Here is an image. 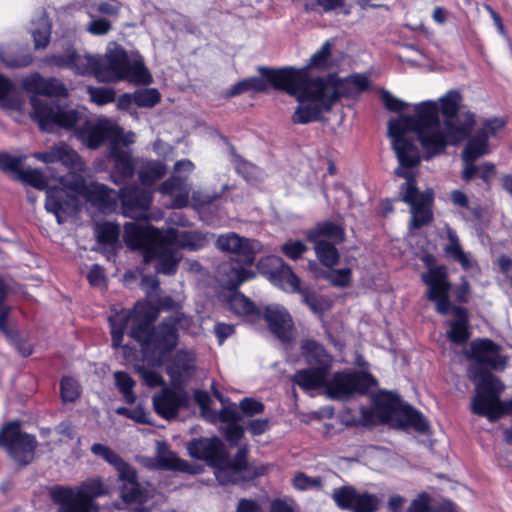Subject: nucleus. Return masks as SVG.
<instances>
[{
    "label": "nucleus",
    "instance_id": "obj_1",
    "mask_svg": "<svg viewBox=\"0 0 512 512\" xmlns=\"http://www.w3.org/2000/svg\"><path fill=\"white\" fill-rule=\"evenodd\" d=\"M461 102V93L450 90L436 101L426 100L414 104L413 116H400L389 121L388 135L398 160L395 173L406 180L402 200L410 206L412 229L431 220L432 194L420 193L415 186L421 157L417 146L406 137L410 132L416 134L426 159L443 154L448 146L461 144L476 123L471 111L458 113Z\"/></svg>",
    "mask_w": 512,
    "mask_h": 512
},
{
    "label": "nucleus",
    "instance_id": "obj_2",
    "mask_svg": "<svg viewBox=\"0 0 512 512\" xmlns=\"http://www.w3.org/2000/svg\"><path fill=\"white\" fill-rule=\"evenodd\" d=\"M22 88L32 93L30 103L31 118L38 123L43 131H51L55 127L63 129H76L85 125L78 133L79 139L91 149L98 148L105 139L110 141L109 156L115 162L113 181L120 184L122 179L133 175L134 164L130 153L120 146H128L135 142V134L124 132L114 121L100 118L95 123L86 121L84 110L60 107L46 96H65L66 88L57 79H43L34 73L22 79Z\"/></svg>",
    "mask_w": 512,
    "mask_h": 512
},
{
    "label": "nucleus",
    "instance_id": "obj_3",
    "mask_svg": "<svg viewBox=\"0 0 512 512\" xmlns=\"http://www.w3.org/2000/svg\"><path fill=\"white\" fill-rule=\"evenodd\" d=\"M331 64V44L325 42L303 68L288 67L263 71L264 78L275 89L283 90L298 100L299 106L292 116L294 123L306 124L317 121L323 113L331 110L340 97H353L368 88L369 78L363 74H354L345 79L336 75L309 78V69H324Z\"/></svg>",
    "mask_w": 512,
    "mask_h": 512
},
{
    "label": "nucleus",
    "instance_id": "obj_4",
    "mask_svg": "<svg viewBox=\"0 0 512 512\" xmlns=\"http://www.w3.org/2000/svg\"><path fill=\"white\" fill-rule=\"evenodd\" d=\"M33 156L46 164L61 162L69 170L68 175L60 179V186L51 185L43 173L36 169L23 170L20 174L21 179L31 186L47 188L45 208L56 216L58 224L63 222L61 213L74 212L80 199L96 204L103 211L111 210L116 205V192L103 184H84L80 174L85 171V164L66 143H57L48 151L37 152Z\"/></svg>",
    "mask_w": 512,
    "mask_h": 512
},
{
    "label": "nucleus",
    "instance_id": "obj_5",
    "mask_svg": "<svg viewBox=\"0 0 512 512\" xmlns=\"http://www.w3.org/2000/svg\"><path fill=\"white\" fill-rule=\"evenodd\" d=\"M157 316L158 309L150 302L136 303L133 311H116L109 317L113 345L120 346L124 331L128 329L129 335L139 341L146 351L151 350L157 357V363L162 364L164 356L178 344V330H188L191 320L176 312L150 330Z\"/></svg>",
    "mask_w": 512,
    "mask_h": 512
},
{
    "label": "nucleus",
    "instance_id": "obj_6",
    "mask_svg": "<svg viewBox=\"0 0 512 512\" xmlns=\"http://www.w3.org/2000/svg\"><path fill=\"white\" fill-rule=\"evenodd\" d=\"M301 349L309 367L296 372L293 381L304 390L325 386L329 397L345 399L364 393L373 384V378L365 373H336L328 380L333 358L323 346L314 340H304Z\"/></svg>",
    "mask_w": 512,
    "mask_h": 512
},
{
    "label": "nucleus",
    "instance_id": "obj_7",
    "mask_svg": "<svg viewBox=\"0 0 512 512\" xmlns=\"http://www.w3.org/2000/svg\"><path fill=\"white\" fill-rule=\"evenodd\" d=\"M196 234L177 229L163 232L151 226L127 223L124 226V240L132 249L143 250L144 261H156V271L174 274L181 260L180 248L197 249L201 244L195 241Z\"/></svg>",
    "mask_w": 512,
    "mask_h": 512
},
{
    "label": "nucleus",
    "instance_id": "obj_8",
    "mask_svg": "<svg viewBox=\"0 0 512 512\" xmlns=\"http://www.w3.org/2000/svg\"><path fill=\"white\" fill-rule=\"evenodd\" d=\"M217 247L232 255L230 261L222 263L218 268V280L224 287L236 289L256 277L252 265L256 254L263 250L261 242L230 232L218 237Z\"/></svg>",
    "mask_w": 512,
    "mask_h": 512
},
{
    "label": "nucleus",
    "instance_id": "obj_9",
    "mask_svg": "<svg viewBox=\"0 0 512 512\" xmlns=\"http://www.w3.org/2000/svg\"><path fill=\"white\" fill-rule=\"evenodd\" d=\"M424 262L429 266L428 271L422 274V280L427 285V297L433 301L440 314L452 313L455 320L449 322L447 331L449 340L455 344H462L469 338L467 328V314L464 308L451 306L449 301L450 283L444 266H431V257L425 256Z\"/></svg>",
    "mask_w": 512,
    "mask_h": 512
},
{
    "label": "nucleus",
    "instance_id": "obj_10",
    "mask_svg": "<svg viewBox=\"0 0 512 512\" xmlns=\"http://www.w3.org/2000/svg\"><path fill=\"white\" fill-rule=\"evenodd\" d=\"M96 78L101 82L127 80L142 85L152 82V76L145 67L143 59L137 57L130 61L124 49L116 43H110L105 55L98 57Z\"/></svg>",
    "mask_w": 512,
    "mask_h": 512
},
{
    "label": "nucleus",
    "instance_id": "obj_11",
    "mask_svg": "<svg viewBox=\"0 0 512 512\" xmlns=\"http://www.w3.org/2000/svg\"><path fill=\"white\" fill-rule=\"evenodd\" d=\"M91 451L116 469L118 478L122 482L120 497L130 507V510L132 512H149L144 505L152 497V489L142 487L137 482L134 468L105 445L94 444Z\"/></svg>",
    "mask_w": 512,
    "mask_h": 512
},
{
    "label": "nucleus",
    "instance_id": "obj_12",
    "mask_svg": "<svg viewBox=\"0 0 512 512\" xmlns=\"http://www.w3.org/2000/svg\"><path fill=\"white\" fill-rule=\"evenodd\" d=\"M108 493L107 486L99 478L84 481L76 489L55 487L51 489V497L58 504L59 512H91L93 498Z\"/></svg>",
    "mask_w": 512,
    "mask_h": 512
},
{
    "label": "nucleus",
    "instance_id": "obj_13",
    "mask_svg": "<svg viewBox=\"0 0 512 512\" xmlns=\"http://www.w3.org/2000/svg\"><path fill=\"white\" fill-rule=\"evenodd\" d=\"M360 422L362 425H374L377 422L389 424L392 427L407 429L410 426V417L413 408L404 404L400 399L391 394L379 395L373 410H362Z\"/></svg>",
    "mask_w": 512,
    "mask_h": 512
},
{
    "label": "nucleus",
    "instance_id": "obj_14",
    "mask_svg": "<svg viewBox=\"0 0 512 512\" xmlns=\"http://www.w3.org/2000/svg\"><path fill=\"white\" fill-rule=\"evenodd\" d=\"M37 444L35 436L20 431L18 422L7 424L0 432V446L20 465L33 460Z\"/></svg>",
    "mask_w": 512,
    "mask_h": 512
},
{
    "label": "nucleus",
    "instance_id": "obj_15",
    "mask_svg": "<svg viewBox=\"0 0 512 512\" xmlns=\"http://www.w3.org/2000/svg\"><path fill=\"white\" fill-rule=\"evenodd\" d=\"M344 230L335 224L325 223L309 232L308 239L314 243L320 262L328 267L338 262L339 255L335 244L343 240Z\"/></svg>",
    "mask_w": 512,
    "mask_h": 512
},
{
    "label": "nucleus",
    "instance_id": "obj_16",
    "mask_svg": "<svg viewBox=\"0 0 512 512\" xmlns=\"http://www.w3.org/2000/svg\"><path fill=\"white\" fill-rule=\"evenodd\" d=\"M193 169L194 164L190 160H180L175 163L172 176L159 186L160 193L173 197V207L181 208L188 204L190 187L186 180Z\"/></svg>",
    "mask_w": 512,
    "mask_h": 512
},
{
    "label": "nucleus",
    "instance_id": "obj_17",
    "mask_svg": "<svg viewBox=\"0 0 512 512\" xmlns=\"http://www.w3.org/2000/svg\"><path fill=\"white\" fill-rule=\"evenodd\" d=\"M258 269L268 276L269 280L283 291L300 292V279L280 257L267 256L259 260Z\"/></svg>",
    "mask_w": 512,
    "mask_h": 512
},
{
    "label": "nucleus",
    "instance_id": "obj_18",
    "mask_svg": "<svg viewBox=\"0 0 512 512\" xmlns=\"http://www.w3.org/2000/svg\"><path fill=\"white\" fill-rule=\"evenodd\" d=\"M505 121L501 118H490L482 123V126L472 134L463 151V161H475L490 152L488 139L496 135L503 128Z\"/></svg>",
    "mask_w": 512,
    "mask_h": 512
},
{
    "label": "nucleus",
    "instance_id": "obj_19",
    "mask_svg": "<svg viewBox=\"0 0 512 512\" xmlns=\"http://www.w3.org/2000/svg\"><path fill=\"white\" fill-rule=\"evenodd\" d=\"M333 499L341 508L352 512H376L381 505V498L367 492L359 493L353 488H342L334 491Z\"/></svg>",
    "mask_w": 512,
    "mask_h": 512
},
{
    "label": "nucleus",
    "instance_id": "obj_20",
    "mask_svg": "<svg viewBox=\"0 0 512 512\" xmlns=\"http://www.w3.org/2000/svg\"><path fill=\"white\" fill-rule=\"evenodd\" d=\"M152 402L158 415L165 419H172L181 409L188 406L189 395L181 387H164L160 393L153 396Z\"/></svg>",
    "mask_w": 512,
    "mask_h": 512
},
{
    "label": "nucleus",
    "instance_id": "obj_21",
    "mask_svg": "<svg viewBox=\"0 0 512 512\" xmlns=\"http://www.w3.org/2000/svg\"><path fill=\"white\" fill-rule=\"evenodd\" d=\"M195 354L188 350H179L166 365V373L171 386L180 388L185 385L195 372Z\"/></svg>",
    "mask_w": 512,
    "mask_h": 512
},
{
    "label": "nucleus",
    "instance_id": "obj_22",
    "mask_svg": "<svg viewBox=\"0 0 512 512\" xmlns=\"http://www.w3.org/2000/svg\"><path fill=\"white\" fill-rule=\"evenodd\" d=\"M468 359L492 369H503L505 357L501 355L499 346L487 339L475 340L470 349L465 351Z\"/></svg>",
    "mask_w": 512,
    "mask_h": 512
},
{
    "label": "nucleus",
    "instance_id": "obj_23",
    "mask_svg": "<svg viewBox=\"0 0 512 512\" xmlns=\"http://www.w3.org/2000/svg\"><path fill=\"white\" fill-rule=\"evenodd\" d=\"M264 318L270 330L282 341L294 337V324L287 309L279 304H271L265 308Z\"/></svg>",
    "mask_w": 512,
    "mask_h": 512
},
{
    "label": "nucleus",
    "instance_id": "obj_24",
    "mask_svg": "<svg viewBox=\"0 0 512 512\" xmlns=\"http://www.w3.org/2000/svg\"><path fill=\"white\" fill-rule=\"evenodd\" d=\"M123 213L131 218L141 219L147 217V211L151 204V192L134 188L121 189Z\"/></svg>",
    "mask_w": 512,
    "mask_h": 512
},
{
    "label": "nucleus",
    "instance_id": "obj_25",
    "mask_svg": "<svg viewBox=\"0 0 512 512\" xmlns=\"http://www.w3.org/2000/svg\"><path fill=\"white\" fill-rule=\"evenodd\" d=\"M187 449L192 457L206 460L211 465L226 458L224 444L216 437L193 440L188 444Z\"/></svg>",
    "mask_w": 512,
    "mask_h": 512
},
{
    "label": "nucleus",
    "instance_id": "obj_26",
    "mask_svg": "<svg viewBox=\"0 0 512 512\" xmlns=\"http://www.w3.org/2000/svg\"><path fill=\"white\" fill-rule=\"evenodd\" d=\"M53 62L60 67H69L78 74L85 75L92 73L96 76L98 57L70 52L66 57H54Z\"/></svg>",
    "mask_w": 512,
    "mask_h": 512
},
{
    "label": "nucleus",
    "instance_id": "obj_27",
    "mask_svg": "<svg viewBox=\"0 0 512 512\" xmlns=\"http://www.w3.org/2000/svg\"><path fill=\"white\" fill-rule=\"evenodd\" d=\"M245 451H239L234 463L228 461V453L226 452L225 460L213 464L215 467V476L222 485L234 483L238 481L239 474L244 468Z\"/></svg>",
    "mask_w": 512,
    "mask_h": 512
},
{
    "label": "nucleus",
    "instance_id": "obj_28",
    "mask_svg": "<svg viewBox=\"0 0 512 512\" xmlns=\"http://www.w3.org/2000/svg\"><path fill=\"white\" fill-rule=\"evenodd\" d=\"M230 310L237 316L253 322L260 318V311L256 308L254 303L247 298L244 294L234 291L228 301Z\"/></svg>",
    "mask_w": 512,
    "mask_h": 512
},
{
    "label": "nucleus",
    "instance_id": "obj_29",
    "mask_svg": "<svg viewBox=\"0 0 512 512\" xmlns=\"http://www.w3.org/2000/svg\"><path fill=\"white\" fill-rule=\"evenodd\" d=\"M448 243L444 247L447 257L459 262L464 270H470L475 266L473 259L463 251L456 233L447 228Z\"/></svg>",
    "mask_w": 512,
    "mask_h": 512
},
{
    "label": "nucleus",
    "instance_id": "obj_30",
    "mask_svg": "<svg viewBox=\"0 0 512 512\" xmlns=\"http://www.w3.org/2000/svg\"><path fill=\"white\" fill-rule=\"evenodd\" d=\"M0 105L8 110L23 112L25 102L13 92L12 83L0 75Z\"/></svg>",
    "mask_w": 512,
    "mask_h": 512
},
{
    "label": "nucleus",
    "instance_id": "obj_31",
    "mask_svg": "<svg viewBox=\"0 0 512 512\" xmlns=\"http://www.w3.org/2000/svg\"><path fill=\"white\" fill-rule=\"evenodd\" d=\"M156 461L160 468L180 471L187 470V465L168 449L165 442H157Z\"/></svg>",
    "mask_w": 512,
    "mask_h": 512
},
{
    "label": "nucleus",
    "instance_id": "obj_32",
    "mask_svg": "<svg viewBox=\"0 0 512 512\" xmlns=\"http://www.w3.org/2000/svg\"><path fill=\"white\" fill-rule=\"evenodd\" d=\"M31 33L35 48H45L50 40L51 24L44 12H41L37 20H32Z\"/></svg>",
    "mask_w": 512,
    "mask_h": 512
},
{
    "label": "nucleus",
    "instance_id": "obj_33",
    "mask_svg": "<svg viewBox=\"0 0 512 512\" xmlns=\"http://www.w3.org/2000/svg\"><path fill=\"white\" fill-rule=\"evenodd\" d=\"M166 173L165 165L160 161H149L139 171V178L143 185L151 186Z\"/></svg>",
    "mask_w": 512,
    "mask_h": 512
},
{
    "label": "nucleus",
    "instance_id": "obj_34",
    "mask_svg": "<svg viewBox=\"0 0 512 512\" xmlns=\"http://www.w3.org/2000/svg\"><path fill=\"white\" fill-rule=\"evenodd\" d=\"M87 94L91 102L102 106L111 103L115 100V90L108 87H87Z\"/></svg>",
    "mask_w": 512,
    "mask_h": 512
},
{
    "label": "nucleus",
    "instance_id": "obj_35",
    "mask_svg": "<svg viewBox=\"0 0 512 512\" xmlns=\"http://www.w3.org/2000/svg\"><path fill=\"white\" fill-rule=\"evenodd\" d=\"M116 386L123 394L128 403H133L136 399L133 388L135 386L134 380L125 372L118 371L114 374Z\"/></svg>",
    "mask_w": 512,
    "mask_h": 512
},
{
    "label": "nucleus",
    "instance_id": "obj_36",
    "mask_svg": "<svg viewBox=\"0 0 512 512\" xmlns=\"http://www.w3.org/2000/svg\"><path fill=\"white\" fill-rule=\"evenodd\" d=\"M252 90L257 92H263L266 90V83L264 82L263 79L257 77L245 79L233 85L229 94L238 95L240 93Z\"/></svg>",
    "mask_w": 512,
    "mask_h": 512
},
{
    "label": "nucleus",
    "instance_id": "obj_37",
    "mask_svg": "<svg viewBox=\"0 0 512 512\" xmlns=\"http://www.w3.org/2000/svg\"><path fill=\"white\" fill-rule=\"evenodd\" d=\"M430 502V496L422 493L411 502L406 512H445L449 506V503H445L441 507L432 510Z\"/></svg>",
    "mask_w": 512,
    "mask_h": 512
},
{
    "label": "nucleus",
    "instance_id": "obj_38",
    "mask_svg": "<svg viewBox=\"0 0 512 512\" xmlns=\"http://www.w3.org/2000/svg\"><path fill=\"white\" fill-rule=\"evenodd\" d=\"M119 232V227L110 222L98 224L96 227L98 241L105 244L112 245L116 242Z\"/></svg>",
    "mask_w": 512,
    "mask_h": 512
},
{
    "label": "nucleus",
    "instance_id": "obj_39",
    "mask_svg": "<svg viewBox=\"0 0 512 512\" xmlns=\"http://www.w3.org/2000/svg\"><path fill=\"white\" fill-rule=\"evenodd\" d=\"M81 394V387L71 377H64L61 380V397L65 402L75 401Z\"/></svg>",
    "mask_w": 512,
    "mask_h": 512
},
{
    "label": "nucleus",
    "instance_id": "obj_40",
    "mask_svg": "<svg viewBox=\"0 0 512 512\" xmlns=\"http://www.w3.org/2000/svg\"><path fill=\"white\" fill-rule=\"evenodd\" d=\"M160 101V94L156 89H144L134 94V102L140 107H153Z\"/></svg>",
    "mask_w": 512,
    "mask_h": 512
},
{
    "label": "nucleus",
    "instance_id": "obj_41",
    "mask_svg": "<svg viewBox=\"0 0 512 512\" xmlns=\"http://www.w3.org/2000/svg\"><path fill=\"white\" fill-rule=\"evenodd\" d=\"M303 299L316 314H322L331 307V301L324 296L305 293Z\"/></svg>",
    "mask_w": 512,
    "mask_h": 512
},
{
    "label": "nucleus",
    "instance_id": "obj_42",
    "mask_svg": "<svg viewBox=\"0 0 512 512\" xmlns=\"http://www.w3.org/2000/svg\"><path fill=\"white\" fill-rule=\"evenodd\" d=\"M196 403L201 408V415L210 422L217 420V415L210 409L211 398L205 391H196L194 394Z\"/></svg>",
    "mask_w": 512,
    "mask_h": 512
},
{
    "label": "nucleus",
    "instance_id": "obj_43",
    "mask_svg": "<svg viewBox=\"0 0 512 512\" xmlns=\"http://www.w3.org/2000/svg\"><path fill=\"white\" fill-rule=\"evenodd\" d=\"M112 28L111 22L105 18L95 17L90 15V21L86 26L88 33L101 36L106 35Z\"/></svg>",
    "mask_w": 512,
    "mask_h": 512
},
{
    "label": "nucleus",
    "instance_id": "obj_44",
    "mask_svg": "<svg viewBox=\"0 0 512 512\" xmlns=\"http://www.w3.org/2000/svg\"><path fill=\"white\" fill-rule=\"evenodd\" d=\"M327 279L333 286L347 287L351 282V270L348 268L334 269L329 272Z\"/></svg>",
    "mask_w": 512,
    "mask_h": 512
},
{
    "label": "nucleus",
    "instance_id": "obj_45",
    "mask_svg": "<svg viewBox=\"0 0 512 512\" xmlns=\"http://www.w3.org/2000/svg\"><path fill=\"white\" fill-rule=\"evenodd\" d=\"M293 486L300 491L320 487V480L318 478L308 477L304 473H297L293 478Z\"/></svg>",
    "mask_w": 512,
    "mask_h": 512
},
{
    "label": "nucleus",
    "instance_id": "obj_46",
    "mask_svg": "<svg viewBox=\"0 0 512 512\" xmlns=\"http://www.w3.org/2000/svg\"><path fill=\"white\" fill-rule=\"evenodd\" d=\"M281 251L290 259L296 260L306 251V246L301 241H288L282 245Z\"/></svg>",
    "mask_w": 512,
    "mask_h": 512
},
{
    "label": "nucleus",
    "instance_id": "obj_47",
    "mask_svg": "<svg viewBox=\"0 0 512 512\" xmlns=\"http://www.w3.org/2000/svg\"><path fill=\"white\" fill-rule=\"evenodd\" d=\"M137 371L140 374L143 381L145 382V384L149 387H157L164 384V379L161 376V374L154 370L147 368H138Z\"/></svg>",
    "mask_w": 512,
    "mask_h": 512
},
{
    "label": "nucleus",
    "instance_id": "obj_48",
    "mask_svg": "<svg viewBox=\"0 0 512 512\" xmlns=\"http://www.w3.org/2000/svg\"><path fill=\"white\" fill-rule=\"evenodd\" d=\"M121 9V3L117 0L102 1L97 5V12L107 16L118 15Z\"/></svg>",
    "mask_w": 512,
    "mask_h": 512
},
{
    "label": "nucleus",
    "instance_id": "obj_49",
    "mask_svg": "<svg viewBox=\"0 0 512 512\" xmlns=\"http://www.w3.org/2000/svg\"><path fill=\"white\" fill-rule=\"evenodd\" d=\"M382 100H383L385 107L391 111L403 110L408 105L407 103L403 102L402 100L394 97L388 91L382 92Z\"/></svg>",
    "mask_w": 512,
    "mask_h": 512
},
{
    "label": "nucleus",
    "instance_id": "obj_50",
    "mask_svg": "<svg viewBox=\"0 0 512 512\" xmlns=\"http://www.w3.org/2000/svg\"><path fill=\"white\" fill-rule=\"evenodd\" d=\"M226 439L232 444H237L244 435V430L241 426L231 423L224 431Z\"/></svg>",
    "mask_w": 512,
    "mask_h": 512
},
{
    "label": "nucleus",
    "instance_id": "obj_51",
    "mask_svg": "<svg viewBox=\"0 0 512 512\" xmlns=\"http://www.w3.org/2000/svg\"><path fill=\"white\" fill-rule=\"evenodd\" d=\"M240 408L244 413L254 415L261 413L264 409V406L261 402L250 398H245L240 402Z\"/></svg>",
    "mask_w": 512,
    "mask_h": 512
},
{
    "label": "nucleus",
    "instance_id": "obj_52",
    "mask_svg": "<svg viewBox=\"0 0 512 512\" xmlns=\"http://www.w3.org/2000/svg\"><path fill=\"white\" fill-rule=\"evenodd\" d=\"M408 417H410L409 428H413L419 432H424L427 430L428 423L421 413L413 409V413L408 414Z\"/></svg>",
    "mask_w": 512,
    "mask_h": 512
},
{
    "label": "nucleus",
    "instance_id": "obj_53",
    "mask_svg": "<svg viewBox=\"0 0 512 512\" xmlns=\"http://www.w3.org/2000/svg\"><path fill=\"white\" fill-rule=\"evenodd\" d=\"M1 60L9 67H22L30 64L32 58L30 55H24L18 58L6 56L4 52H0Z\"/></svg>",
    "mask_w": 512,
    "mask_h": 512
},
{
    "label": "nucleus",
    "instance_id": "obj_54",
    "mask_svg": "<svg viewBox=\"0 0 512 512\" xmlns=\"http://www.w3.org/2000/svg\"><path fill=\"white\" fill-rule=\"evenodd\" d=\"M88 280L91 285L93 286H99L102 284L104 279V271L99 265H94L89 273H88Z\"/></svg>",
    "mask_w": 512,
    "mask_h": 512
},
{
    "label": "nucleus",
    "instance_id": "obj_55",
    "mask_svg": "<svg viewBox=\"0 0 512 512\" xmlns=\"http://www.w3.org/2000/svg\"><path fill=\"white\" fill-rule=\"evenodd\" d=\"M268 428L269 422L267 419L252 420L248 425V429L254 435H260L264 433Z\"/></svg>",
    "mask_w": 512,
    "mask_h": 512
},
{
    "label": "nucleus",
    "instance_id": "obj_56",
    "mask_svg": "<svg viewBox=\"0 0 512 512\" xmlns=\"http://www.w3.org/2000/svg\"><path fill=\"white\" fill-rule=\"evenodd\" d=\"M215 333L222 343L228 336L234 333V326L230 324L218 323L215 326Z\"/></svg>",
    "mask_w": 512,
    "mask_h": 512
},
{
    "label": "nucleus",
    "instance_id": "obj_57",
    "mask_svg": "<svg viewBox=\"0 0 512 512\" xmlns=\"http://www.w3.org/2000/svg\"><path fill=\"white\" fill-rule=\"evenodd\" d=\"M237 512H261V508L254 500L242 499L238 503Z\"/></svg>",
    "mask_w": 512,
    "mask_h": 512
},
{
    "label": "nucleus",
    "instance_id": "obj_58",
    "mask_svg": "<svg viewBox=\"0 0 512 512\" xmlns=\"http://www.w3.org/2000/svg\"><path fill=\"white\" fill-rule=\"evenodd\" d=\"M478 175L488 182L495 175V166L492 163L484 162L478 166Z\"/></svg>",
    "mask_w": 512,
    "mask_h": 512
},
{
    "label": "nucleus",
    "instance_id": "obj_59",
    "mask_svg": "<svg viewBox=\"0 0 512 512\" xmlns=\"http://www.w3.org/2000/svg\"><path fill=\"white\" fill-rule=\"evenodd\" d=\"M125 412L128 417L131 419L140 422V423H146L148 422L147 414L142 409H134V410H126V409H119L118 413Z\"/></svg>",
    "mask_w": 512,
    "mask_h": 512
},
{
    "label": "nucleus",
    "instance_id": "obj_60",
    "mask_svg": "<svg viewBox=\"0 0 512 512\" xmlns=\"http://www.w3.org/2000/svg\"><path fill=\"white\" fill-rule=\"evenodd\" d=\"M406 499L400 495H391L388 500V508L391 512H401Z\"/></svg>",
    "mask_w": 512,
    "mask_h": 512
},
{
    "label": "nucleus",
    "instance_id": "obj_61",
    "mask_svg": "<svg viewBox=\"0 0 512 512\" xmlns=\"http://www.w3.org/2000/svg\"><path fill=\"white\" fill-rule=\"evenodd\" d=\"M217 419L222 422L231 424L237 419L236 409L234 407H227L222 409L219 415H217Z\"/></svg>",
    "mask_w": 512,
    "mask_h": 512
},
{
    "label": "nucleus",
    "instance_id": "obj_62",
    "mask_svg": "<svg viewBox=\"0 0 512 512\" xmlns=\"http://www.w3.org/2000/svg\"><path fill=\"white\" fill-rule=\"evenodd\" d=\"M450 199L453 202V204L459 206V207H467L468 206V197L466 194L461 190H454L450 193Z\"/></svg>",
    "mask_w": 512,
    "mask_h": 512
},
{
    "label": "nucleus",
    "instance_id": "obj_63",
    "mask_svg": "<svg viewBox=\"0 0 512 512\" xmlns=\"http://www.w3.org/2000/svg\"><path fill=\"white\" fill-rule=\"evenodd\" d=\"M159 285L158 280L153 276H144L141 281L142 288L146 291L147 296L150 297L151 293L157 289Z\"/></svg>",
    "mask_w": 512,
    "mask_h": 512
},
{
    "label": "nucleus",
    "instance_id": "obj_64",
    "mask_svg": "<svg viewBox=\"0 0 512 512\" xmlns=\"http://www.w3.org/2000/svg\"><path fill=\"white\" fill-rule=\"evenodd\" d=\"M465 165L462 171V178L465 181L472 180L476 175H478V166L473 164L474 161H464Z\"/></svg>",
    "mask_w": 512,
    "mask_h": 512
}]
</instances>
